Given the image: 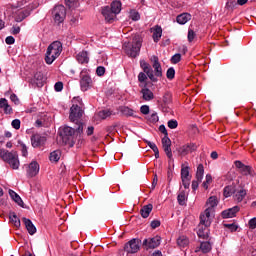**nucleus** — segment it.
Returning <instances> with one entry per match:
<instances>
[{"instance_id": "1", "label": "nucleus", "mask_w": 256, "mask_h": 256, "mask_svg": "<svg viewBox=\"0 0 256 256\" xmlns=\"http://www.w3.org/2000/svg\"><path fill=\"white\" fill-rule=\"evenodd\" d=\"M61 137L63 143L69 147H74L75 143L82 145L83 143V123H79L76 129L65 126L62 129Z\"/></svg>"}, {"instance_id": "2", "label": "nucleus", "mask_w": 256, "mask_h": 256, "mask_svg": "<svg viewBox=\"0 0 256 256\" xmlns=\"http://www.w3.org/2000/svg\"><path fill=\"white\" fill-rule=\"evenodd\" d=\"M62 51H63V44L60 41L52 42L48 46L46 55H45V61L47 65H52L53 61H55V59H57V57L61 55Z\"/></svg>"}, {"instance_id": "3", "label": "nucleus", "mask_w": 256, "mask_h": 256, "mask_svg": "<svg viewBox=\"0 0 256 256\" xmlns=\"http://www.w3.org/2000/svg\"><path fill=\"white\" fill-rule=\"evenodd\" d=\"M219 201L217 200V196H211L207 202L204 213L200 215V218L202 219V223H205L206 225H211V214L214 213L215 207H217Z\"/></svg>"}, {"instance_id": "4", "label": "nucleus", "mask_w": 256, "mask_h": 256, "mask_svg": "<svg viewBox=\"0 0 256 256\" xmlns=\"http://www.w3.org/2000/svg\"><path fill=\"white\" fill-rule=\"evenodd\" d=\"M123 49L128 57H137L141 51V38L135 36L132 42H124Z\"/></svg>"}, {"instance_id": "5", "label": "nucleus", "mask_w": 256, "mask_h": 256, "mask_svg": "<svg viewBox=\"0 0 256 256\" xmlns=\"http://www.w3.org/2000/svg\"><path fill=\"white\" fill-rule=\"evenodd\" d=\"M0 158L3 159L12 169H19V155L17 152H9L5 149H0Z\"/></svg>"}, {"instance_id": "6", "label": "nucleus", "mask_w": 256, "mask_h": 256, "mask_svg": "<svg viewBox=\"0 0 256 256\" xmlns=\"http://www.w3.org/2000/svg\"><path fill=\"white\" fill-rule=\"evenodd\" d=\"M90 70L84 68L80 72V87L82 91H89L91 87H93V79H91V75L89 74Z\"/></svg>"}, {"instance_id": "7", "label": "nucleus", "mask_w": 256, "mask_h": 256, "mask_svg": "<svg viewBox=\"0 0 256 256\" xmlns=\"http://www.w3.org/2000/svg\"><path fill=\"white\" fill-rule=\"evenodd\" d=\"M34 9H37V6H35V4H30L25 9L18 10L14 16L16 23H21V21L27 19V17L31 15V11H33Z\"/></svg>"}, {"instance_id": "8", "label": "nucleus", "mask_w": 256, "mask_h": 256, "mask_svg": "<svg viewBox=\"0 0 256 256\" xmlns=\"http://www.w3.org/2000/svg\"><path fill=\"white\" fill-rule=\"evenodd\" d=\"M52 13L56 23H63V21H65V17H67V10L63 5L56 6Z\"/></svg>"}, {"instance_id": "9", "label": "nucleus", "mask_w": 256, "mask_h": 256, "mask_svg": "<svg viewBox=\"0 0 256 256\" xmlns=\"http://www.w3.org/2000/svg\"><path fill=\"white\" fill-rule=\"evenodd\" d=\"M83 117V109L77 104H73L70 108L69 119L72 123L79 121Z\"/></svg>"}, {"instance_id": "10", "label": "nucleus", "mask_w": 256, "mask_h": 256, "mask_svg": "<svg viewBox=\"0 0 256 256\" xmlns=\"http://www.w3.org/2000/svg\"><path fill=\"white\" fill-rule=\"evenodd\" d=\"M197 148H198L197 144L187 143L179 147L177 149V152H178V155H180L181 157H185L189 155V153H195V151H197Z\"/></svg>"}, {"instance_id": "11", "label": "nucleus", "mask_w": 256, "mask_h": 256, "mask_svg": "<svg viewBox=\"0 0 256 256\" xmlns=\"http://www.w3.org/2000/svg\"><path fill=\"white\" fill-rule=\"evenodd\" d=\"M140 245H141V240L139 239H132L130 240L124 247V251H126V253H137V251H139L140 249Z\"/></svg>"}, {"instance_id": "12", "label": "nucleus", "mask_w": 256, "mask_h": 256, "mask_svg": "<svg viewBox=\"0 0 256 256\" xmlns=\"http://www.w3.org/2000/svg\"><path fill=\"white\" fill-rule=\"evenodd\" d=\"M234 164H235V167L237 169H239V172L242 175H250V177H253L255 175V171H253V168L251 166H247V165L243 164V162H241L239 160H236L234 162Z\"/></svg>"}, {"instance_id": "13", "label": "nucleus", "mask_w": 256, "mask_h": 256, "mask_svg": "<svg viewBox=\"0 0 256 256\" xmlns=\"http://www.w3.org/2000/svg\"><path fill=\"white\" fill-rule=\"evenodd\" d=\"M140 66L143 69L144 73H146L150 81H152L153 83H157V78L153 74V68H151V65H149V63H147L146 61L141 60Z\"/></svg>"}, {"instance_id": "14", "label": "nucleus", "mask_w": 256, "mask_h": 256, "mask_svg": "<svg viewBox=\"0 0 256 256\" xmlns=\"http://www.w3.org/2000/svg\"><path fill=\"white\" fill-rule=\"evenodd\" d=\"M211 225H207L205 222H203L202 218L200 217V223L198 225V231L197 235L201 239H207L209 237V227Z\"/></svg>"}, {"instance_id": "15", "label": "nucleus", "mask_w": 256, "mask_h": 256, "mask_svg": "<svg viewBox=\"0 0 256 256\" xmlns=\"http://www.w3.org/2000/svg\"><path fill=\"white\" fill-rule=\"evenodd\" d=\"M159 245H161V236H155L143 241V246L146 247V249H156Z\"/></svg>"}, {"instance_id": "16", "label": "nucleus", "mask_w": 256, "mask_h": 256, "mask_svg": "<svg viewBox=\"0 0 256 256\" xmlns=\"http://www.w3.org/2000/svg\"><path fill=\"white\" fill-rule=\"evenodd\" d=\"M102 15L106 21V23H112L117 19V14L109 6H105L102 8Z\"/></svg>"}, {"instance_id": "17", "label": "nucleus", "mask_w": 256, "mask_h": 256, "mask_svg": "<svg viewBox=\"0 0 256 256\" xmlns=\"http://www.w3.org/2000/svg\"><path fill=\"white\" fill-rule=\"evenodd\" d=\"M162 147L168 159H173V151L171 150V139L169 136H164L162 138Z\"/></svg>"}, {"instance_id": "18", "label": "nucleus", "mask_w": 256, "mask_h": 256, "mask_svg": "<svg viewBox=\"0 0 256 256\" xmlns=\"http://www.w3.org/2000/svg\"><path fill=\"white\" fill-rule=\"evenodd\" d=\"M239 213V206H234L230 209L224 210L221 213L222 219H233Z\"/></svg>"}, {"instance_id": "19", "label": "nucleus", "mask_w": 256, "mask_h": 256, "mask_svg": "<svg viewBox=\"0 0 256 256\" xmlns=\"http://www.w3.org/2000/svg\"><path fill=\"white\" fill-rule=\"evenodd\" d=\"M38 174H39V163H37V161H32L28 165L27 175L28 177H35Z\"/></svg>"}, {"instance_id": "20", "label": "nucleus", "mask_w": 256, "mask_h": 256, "mask_svg": "<svg viewBox=\"0 0 256 256\" xmlns=\"http://www.w3.org/2000/svg\"><path fill=\"white\" fill-rule=\"evenodd\" d=\"M45 141H47V139L39 134H34L31 137L32 147H41V145L45 144Z\"/></svg>"}, {"instance_id": "21", "label": "nucleus", "mask_w": 256, "mask_h": 256, "mask_svg": "<svg viewBox=\"0 0 256 256\" xmlns=\"http://www.w3.org/2000/svg\"><path fill=\"white\" fill-rule=\"evenodd\" d=\"M22 221L29 233V235H35V233H37V227H35V225L33 224V222L31 221V219L29 218H22Z\"/></svg>"}, {"instance_id": "22", "label": "nucleus", "mask_w": 256, "mask_h": 256, "mask_svg": "<svg viewBox=\"0 0 256 256\" xmlns=\"http://www.w3.org/2000/svg\"><path fill=\"white\" fill-rule=\"evenodd\" d=\"M142 99L144 101H153L155 99V94L149 88H147V84L141 90Z\"/></svg>"}, {"instance_id": "23", "label": "nucleus", "mask_w": 256, "mask_h": 256, "mask_svg": "<svg viewBox=\"0 0 256 256\" xmlns=\"http://www.w3.org/2000/svg\"><path fill=\"white\" fill-rule=\"evenodd\" d=\"M0 109H3L5 115H11L13 113V108L5 98L0 99Z\"/></svg>"}, {"instance_id": "24", "label": "nucleus", "mask_w": 256, "mask_h": 256, "mask_svg": "<svg viewBox=\"0 0 256 256\" xmlns=\"http://www.w3.org/2000/svg\"><path fill=\"white\" fill-rule=\"evenodd\" d=\"M152 67L155 71L156 77H163V69L161 68V63H159V58L157 56H154V62Z\"/></svg>"}, {"instance_id": "25", "label": "nucleus", "mask_w": 256, "mask_h": 256, "mask_svg": "<svg viewBox=\"0 0 256 256\" xmlns=\"http://www.w3.org/2000/svg\"><path fill=\"white\" fill-rule=\"evenodd\" d=\"M76 59L81 65L89 63V53L87 51H81L77 54Z\"/></svg>"}, {"instance_id": "26", "label": "nucleus", "mask_w": 256, "mask_h": 256, "mask_svg": "<svg viewBox=\"0 0 256 256\" xmlns=\"http://www.w3.org/2000/svg\"><path fill=\"white\" fill-rule=\"evenodd\" d=\"M212 249L210 242H201L200 246L196 247L195 253H199L201 251L202 253H209Z\"/></svg>"}, {"instance_id": "27", "label": "nucleus", "mask_w": 256, "mask_h": 256, "mask_svg": "<svg viewBox=\"0 0 256 256\" xmlns=\"http://www.w3.org/2000/svg\"><path fill=\"white\" fill-rule=\"evenodd\" d=\"M176 21L177 23H179V25H185L188 21H191V14L189 13L179 14L176 17Z\"/></svg>"}, {"instance_id": "28", "label": "nucleus", "mask_w": 256, "mask_h": 256, "mask_svg": "<svg viewBox=\"0 0 256 256\" xmlns=\"http://www.w3.org/2000/svg\"><path fill=\"white\" fill-rule=\"evenodd\" d=\"M151 211H153V204L144 205L140 210V215L143 219H147L151 215Z\"/></svg>"}, {"instance_id": "29", "label": "nucleus", "mask_w": 256, "mask_h": 256, "mask_svg": "<svg viewBox=\"0 0 256 256\" xmlns=\"http://www.w3.org/2000/svg\"><path fill=\"white\" fill-rule=\"evenodd\" d=\"M9 219L10 223H12L14 227H16L17 229L21 227V220L19 219V217H17V214L15 212H9Z\"/></svg>"}, {"instance_id": "30", "label": "nucleus", "mask_w": 256, "mask_h": 256, "mask_svg": "<svg viewBox=\"0 0 256 256\" xmlns=\"http://www.w3.org/2000/svg\"><path fill=\"white\" fill-rule=\"evenodd\" d=\"M247 195V190L241 188L240 190H235L234 199L238 203H241L243 199H245V196Z\"/></svg>"}, {"instance_id": "31", "label": "nucleus", "mask_w": 256, "mask_h": 256, "mask_svg": "<svg viewBox=\"0 0 256 256\" xmlns=\"http://www.w3.org/2000/svg\"><path fill=\"white\" fill-rule=\"evenodd\" d=\"M9 195L11 199L15 201V203H17V205H19L20 207H23V199H21V196H19V194H17L13 190H9Z\"/></svg>"}, {"instance_id": "32", "label": "nucleus", "mask_w": 256, "mask_h": 256, "mask_svg": "<svg viewBox=\"0 0 256 256\" xmlns=\"http://www.w3.org/2000/svg\"><path fill=\"white\" fill-rule=\"evenodd\" d=\"M43 73L41 72H36L34 74V80H32L33 83H35L37 85V87H43Z\"/></svg>"}, {"instance_id": "33", "label": "nucleus", "mask_w": 256, "mask_h": 256, "mask_svg": "<svg viewBox=\"0 0 256 256\" xmlns=\"http://www.w3.org/2000/svg\"><path fill=\"white\" fill-rule=\"evenodd\" d=\"M161 35H163V29L161 26H156L153 31V40L155 43L159 42Z\"/></svg>"}, {"instance_id": "34", "label": "nucleus", "mask_w": 256, "mask_h": 256, "mask_svg": "<svg viewBox=\"0 0 256 256\" xmlns=\"http://www.w3.org/2000/svg\"><path fill=\"white\" fill-rule=\"evenodd\" d=\"M110 9L116 14L119 15L121 13V2L120 1H113L111 3Z\"/></svg>"}, {"instance_id": "35", "label": "nucleus", "mask_w": 256, "mask_h": 256, "mask_svg": "<svg viewBox=\"0 0 256 256\" xmlns=\"http://www.w3.org/2000/svg\"><path fill=\"white\" fill-rule=\"evenodd\" d=\"M204 173H205V168L203 167V164H199L196 171L197 181H203Z\"/></svg>"}, {"instance_id": "36", "label": "nucleus", "mask_w": 256, "mask_h": 256, "mask_svg": "<svg viewBox=\"0 0 256 256\" xmlns=\"http://www.w3.org/2000/svg\"><path fill=\"white\" fill-rule=\"evenodd\" d=\"M61 159V151L55 150L50 153V161L57 163Z\"/></svg>"}, {"instance_id": "37", "label": "nucleus", "mask_w": 256, "mask_h": 256, "mask_svg": "<svg viewBox=\"0 0 256 256\" xmlns=\"http://www.w3.org/2000/svg\"><path fill=\"white\" fill-rule=\"evenodd\" d=\"M177 244L179 245V247H187V245H189V238H187L186 236H180L177 239Z\"/></svg>"}, {"instance_id": "38", "label": "nucleus", "mask_w": 256, "mask_h": 256, "mask_svg": "<svg viewBox=\"0 0 256 256\" xmlns=\"http://www.w3.org/2000/svg\"><path fill=\"white\" fill-rule=\"evenodd\" d=\"M113 113L110 110H101L98 112L97 117L104 120L107 119V117H111Z\"/></svg>"}, {"instance_id": "39", "label": "nucleus", "mask_w": 256, "mask_h": 256, "mask_svg": "<svg viewBox=\"0 0 256 256\" xmlns=\"http://www.w3.org/2000/svg\"><path fill=\"white\" fill-rule=\"evenodd\" d=\"M235 186H226L224 188V197H231V195L235 194Z\"/></svg>"}, {"instance_id": "40", "label": "nucleus", "mask_w": 256, "mask_h": 256, "mask_svg": "<svg viewBox=\"0 0 256 256\" xmlns=\"http://www.w3.org/2000/svg\"><path fill=\"white\" fill-rule=\"evenodd\" d=\"M122 115H125V117H133V109L129 108V107H122L120 109Z\"/></svg>"}, {"instance_id": "41", "label": "nucleus", "mask_w": 256, "mask_h": 256, "mask_svg": "<svg viewBox=\"0 0 256 256\" xmlns=\"http://www.w3.org/2000/svg\"><path fill=\"white\" fill-rule=\"evenodd\" d=\"M211 183H213V177L211 176V174H207L202 186L205 189H209V185H211Z\"/></svg>"}, {"instance_id": "42", "label": "nucleus", "mask_w": 256, "mask_h": 256, "mask_svg": "<svg viewBox=\"0 0 256 256\" xmlns=\"http://www.w3.org/2000/svg\"><path fill=\"white\" fill-rule=\"evenodd\" d=\"M185 199H186L185 191H181L177 196V201L179 205H185Z\"/></svg>"}, {"instance_id": "43", "label": "nucleus", "mask_w": 256, "mask_h": 256, "mask_svg": "<svg viewBox=\"0 0 256 256\" xmlns=\"http://www.w3.org/2000/svg\"><path fill=\"white\" fill-rule=\"evenodd\" d=\"M164 105H169L172 101V96L171 93L167 92L164 94L163 99H162Z\"/></svg>"}, {"instance_id": "44", "label": "nucleus", "mask_w": 256, "mask_h": 256, "mask_svg": "<svg viewBox=\"0 0 256 256\" xmlns=\"http://www.w3.org/2000/svg\"><path fill=\"white\" fill-rule=\"evenodd\" d=\"M130 19H132V21H139V19H141V16L139 15V12L132 10L130 11Z\"/></svg>"}, {"instance_id": "45", "label": "nucleus", "mask_w": 256, "mask_h": 256, "mask_svg": "<svg viewBox=\"0 0 256 256\" xmlns=\"http://www.w3.org/2000/svg\"><path fill=\"white\" fill-rule=\"evenodd\" d=\"M181 179H190L189 178V167H184L181 169Z\"/></svg>"}, {"instance_id": "46", "label": "nucleus", "mask_w": 256, "mask_h": 256, "mask_svg": "<svg viewBox=\"0 0 256 256\" xmlns=\"http://www.w3.org/2000/svg\"><path fill=\"white\" fill-rule=\"evenodd\" d=\"M19 145H20L22 157H27V155H28L27 145H25L23 142H19Z\"/></svg>"}, {"instance_id": "47", "label": "nucleus", "mask_w": 256, "mask_h": 256, "mask_svg": "<svg viewBox=\"0 0 256 256\" xmlns=\"http://www.w3.org/2000/svg\"><path fill=\"white\" fill-rule=\"evenodd\" d=\"M167 79H175V68L171 67L166 72Z\"/></svg>"}, {"instance_id": "48", "label": "nucleus", "mask_w": 256, "mask_h": 256, "mask_svg": "<svg viewBox=\"0 0 256 256\" xmlns=\"http://www.w3.org/2000/svg\"><path fill=\"white\" fill-rule=\"evenodd\" d=\"M181 61V54L177 53L175 55L172 56L171 58V63H173L174 65H177V63H179Z\"/></svg>"}, {"instance_id": "49", "label": "nucleus", "mask_w": 256, "mask_h": 256, "mask_svg": "<svg viewBox=\"0 0 256 256\" xmlns=\"http://www.w3.org/2000/svg\"><path fill=\"white\" fill-rule=\"evenodd\" d=\"M178 126H179V123L177 122V120H169L168 121L169 129H177Z\"/></svg>"}, {"instance_id": "50", "label": "nucleus", "mask_w": 256, "mask_h": 256, "mask_svg": "<svg viewBox=\"0 0 256 256\" xmlns=\"http://www.w3.org/2000/svg\"><path fill=\"white\" fill-rule=\"evenodd\" d=\"M96 75H98V77H103V75H105V67L98 66L96 69Z\"/></svg>"}, {"instance_id": "51", "label": "nucleus", "mask_w": 256, "mask_h": 256, "mask_svg": "<svg viewBox=\"0 0 256 256\" xmlns=\"http://www.w3.org/2000/svg\"><path fill=\"white\" fill-rule=\"evenodd\" d=\"M184 189H189V185H191L190 178H181Z\"/></svg>"}, {"instance_id": "52", "label": "nucleus", "mask_w": 256, "mask_h": 256, "mask_svg": "<svg viewBox=\"0 0 256 256\" xmlns=\"http://www.w3.org/2000/svg\"><path fill=\"white\" fill-rule=\"evenodd\" d=\"M54 89H55V91H57V93L63 91V82H61V81L56 82L54 85Z\"/></svg>"}, {"instance_id": "53", "label": "nucleus", "mask_w": 256, "mask_h": 256, "mask_svg": "<svg viewBox=\"0 0 256 256\" xmlns=\"http://www.w3.org/2000/svg\"><path fill=\"white\" fill-rule=\"evenodd\" d=\"M12 127H13V129H21V120L14 119L12 121Z\"/></svg>"}, {"instance_id": "54", "label": "nucleus", "mask_w": 256, "mask_h": 256, "mask_svg": "<svg viewBox=\"0 0 256 256\" xmlns=\"http://www.w3.org/2000/svg\"><path fill=\"white\" fill-rule=\"evenodd\" d=\"M138 81L140 83H145V81H147V74H145L144 72H140L138 75Z\"/></svg>"}, {"instance_id": "55", "label": "nucleus", "mask_w": 256, "mask_h": 256, "mask_svg": "<svg viewBox=\"0 0 256 256\" xmlns=\"http://www.w3.org/2000/svg\"><path fill=\"white\" fill-rule=\"evenodd\" d=\"M224 227H226V229H229L230 231H237V229H239V227L235 224H224Z\"/></svg>"}, {"instance_id": "56", "label": "nucleus", "mask_w": 256, "mask_h": 256, "mask_svg": "<svg viewBox=\"0 0 256 256\" xmlns=\"http://www.w3.org/2000/svg\"><path fill=\"white\" fill-rule=\"evenodd\" d=\"M248 225L250 229H256V217L250 219Z\"/></svg>"}, {"instance_id": "57", "label": "nucleus", "mask_w": 256, "mask_h": 256, "mask_svg": "<svg viewBox=\"0 0 256 256\" xmlns=\"http://www.w3.org/2000/svg\"><path fill=\"white\" fill-rule=\"evenodd\" d=\"M140 112H141L143 115H149V106H147V105L141 106Z\"/></svg>"}, {"instance_id": "58", "label": "nucleus", "mask_w": 256, "mask_h": 256, "mask_svg": "<svg viewBox=\"0 0 256 256\" xmlns=\"http://www.w3.org/2000/svg\"><path fill=\"white\" fill-rule=\"evenodd\" d=\"M160 133H163L164 137H169V133H167V128H165V125L159 126Z\"/></svg>"}, {"instance_id": "59", "label": "nucleus", "mask_w": 256, "mask_h": 256, "mask_svg": "<svg viewBox=\"0 0 256 256\" xmlns=\"http://www.w3.org/2000/svg\"><path fill=\"white\" fill-rule=\"evenodd\" d=\"M195 31H193V30H190V31H188V41H189V43H191L192 41H193V39H195Z\"/></svg>"}, {"instance_id": "60", "label": "nucleus", "mask_w": 256, "mask_h": 256, "mask_svg": "<svg viewBox=\"0 0 256 256\" xmlns=\"http://www.w3.org/2000/svg\"><path fill=\"white\" fill-rule=\"evenodd\" d=\"M151 227H152V229H157V227H161V221H159V220H153V221L151 222Z\"/></svg>"}, {"instance_id": "61", "label": "nucleus", "mask_w": 256, "mask_h": 256, "mask_svg": "<svg viewBox=\"0 0 256 256\" xmlns=\"http://www.w3.org/2000/svg\"><path fill=\"white\" fill-rule=\"evenodd\" d=\"M5 42L7 45H13V43H15V38L13 36H8L6 37Z\"/></svg>"}, {"instance_id": "62", "label": "nucleus", "mask_w": 256, "mask_h": 256, "mask_svg": "<svg viewBox=\"0 0 256 256\" xmlns=\"http://www.w3.org/2000/svg\"><path fill=\"white\" fill-rule=\"evenodd\" d=\"M79 23V16H72L70 19V24L71 25H77Z\"/></svg>"}, {"instance_id": "63", "label": "nucleus", "mask_w": 256, "mask_h": 256, "mask_svg": "<svg viewBox=\"0 0 256 256\" xmlns=\"http://www.w3.org/2000/svg\"><path fill=\"white\" fill-rule=\"evenodd\" d=\"M10 100L15 103V105H17V103H19V98L17 97L16 94H11L10 95Z\"/></svg>"}, {"instance_id": "64", "label": "nucleus", "mask_w": 256, "mask_h": 256, "mask_svg": "<svg viewBox=\"0 0 256 256\" xmlns=\"http://www.w3.org/2000/svg\"><path fill=\"white\" fill-rule=\"evenodd\" d=\"M236 3L234 0H230L226 3L227 9H233L235 7Z\"/></svg>"}]
</instances>
